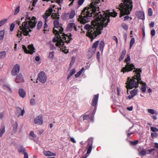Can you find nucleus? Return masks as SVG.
Returning <instances> with one entry per match:
<instances>
[{
	"mask_svg": "<svg viewBox=\"0 0 158 158\" xmlns=\"http://www.w3.org/2000/svg\"><path fill=\"white\" fill-rule=\"evenodd\" d=\"M101 5L99 0H92L89 6L86 7L82 10L78 19L81 23L84 24L89 21V18L92 16L93 15L97 16L95 21H93L91 25L87 24L84 27V28L88 31L86 35L91 39V41L101 33L103 27L107 26L110 22L109 16L115 17L117 14L113 10V13L110 12L107 10L103 11V15H99L100 12H97L99 10V6Z\"/></svg>",
	"mask_w": 158,
	"mask_h": 158,
	"instance_id": "1",
	"label": "nucleus"
},
{
	"mask_svg": "<svg viewBox=\"0 0 158 158\" xmlns=\"http://www.w3.org/2000/svg\"><path fill=\"white\" fill-rule=\"evenodd\" d=\"M53 32L56 37L53 39L52 41L54 42H57L56 45L57 47H63L65 42L68 44L69 43L70 40L72 39L70 38L71 36V34L68 35L63 33L62 34H60L59 31L55 28H53Z\"/></svg>",
	"mask_w": 158,
	"mask_h": 158,
	"instance_id": "2",
	"label": "nucleus"
},
{
	"mask_svg": "<svg viewBox=\"0 0 158 158\" xmlns=\"http://www.w3.org/2000/svg\"><path fill=\"white\" fill-rule=\"evenodd\" d=\"M142 72V70L140 69H136L134 70V72L137 73L136 75H135L132 79L128 77L127 78V82L126 83V87L127 89V93H128V89H132L134 88H136L138 87L139 83L141 80L140 78V73Z\"/></svg>",
	"mask_w": 158,
	"mask_h": 158,
	"instance_id": "3",
	"label": "nucleus"
},
{
	"mask_svg": "<svg viewBox=\"0 0 158 158\" xmlns=\"http://www.w3.org/2000/svg\"><path fill=\"white\" fill-rule=\"evenodd\" d=\"M37 22L36 19L35 17L33 16L31 18L28 15H27L25 21L22 22V25L20 26L19 28L20 30L23 31L24 35L27 36L28 35L27 29L29 28L33 29L35 27Z\"/></svg>",
	"mask_w": 158,
	"mask_h": 158,
	"instance_id": "4",
	"label": "nucleus"
},
{
	"mask_svg": "<svg viewBox=\"0 0 158 158\" xmlns=\"http://www.w3.org/2000/svg\"><path fill=\"white\" fill-rule=\"evenodd\" d=\"M123 3H121L118 7L120 11V17L126 15L130 14L132 8V2L131 0H123Z\"/></svg>",
	"mask_w": 158,
	"mask_h": 158,
	"instance_id": "5",
	"label": "nucleus"
},
{
	"mask_svg": "<svg viewBox=\"0 0 158 158\" xmlns=\"http://www.w3.org/2000/svg\"><path fill=\"white\" fill-rule=\"evenodd\" d=\"M127 58L125 60V62H126L127 64L125 67H123L121 70V72L124 73L125 72H128L132 71L133 69H136L135 68L134 65L132 64H130L128 62L130 60V56L128 55Z\"/></svg>",
	"mask_w": 158,
	"mask_h": 158,
	"instance_id": "6",
	"label": "nucleus"
},
{
	"mask_svg": "<svg viewBox=\"0 0 158 158\" xmlns=\"http://www.w3.org/2000/svg\"><path fill=\"white\" fill-rule=\"evenodd\" d=\"M22 48L24 52L26 53H29L31 54L35 52L34 51L35 48L34 47L33 45L32 44L28 45V48L29 50L27 49L25 46L24 45H22Z\"/></svg>",
	"mask_w": 158,
	"mask_h": 158,
	"instance_id": "7",
	"label": "nucleus"
},
{
	"mask_svg": "<svg viewBox=\"0 0 158 158\" xmlns=\"http://www.w3.org/2000/svg\"><path fill=\"white\" fill-rule=\"evenodd\" d=\"M37 80L43 83H44L46 82L47 77L44 72H41L39 73L38 75Z\"/></svg>",
	"mask_w": 158,
	"mask_h": 158,
	"instance_id": "8",
	"label": "nucleus"
},
{
	"mask_svg": "<svg viewBox=\"0 0 158 158\" xmlns=\"http://www.w3.org/2000/svg\"><path fill=\"white\" fill-rule=\"evenodd\" d=\"M53 24L55 28H56L58 31H59L60 34H62L63 31V28L61 27V24L57 20H55L54 21Z\"/></svg>",
	"mask_w": 158,
	"mask_h": 158,
	"instance_id": "9",
	"label": "nucleus"
},
{
	"mask_svg": "<svg viewBox=\"0 0 158 158\" xmlns=\"http://www.w3.org/2000/svg\"><path fill=\"white\" fill-rule=\"evenodd\" d=\"M20 66L18 64H16L14 67L11 71V73L13 76H15L19 72Z\"/></svg>",
	"mask_w": 158,
	"mask_h": 158,
	"instance_id": "10",
	"label": "nucleus"
},
{
	"mask_svg": "<svg viewBox=\"0 0 158 158\" xmlns=\"http://www.w3.org/2000/svg\"><path fill=\"white\" fill-rule=\"evenodd\" d=\"M53 10L52 7H49L48 10H47L45 13V14L43 16V18L45 19V23H47L48 21V18L49 16L52 12Z\"/></svg>",
	"mask_w": 158,
	"mask_h": 158,
	"instance_id": "11",
	"label": "nucleus"
},
{
	"mask_svg": "<svg viewBox=\"0 0 158 158\" xmlns=\"http://www.w3.org/2000/svg\"><path fill=\"white\" fill-rule=\"evenodd\" d=\"M35 123L39 125H42L43 123L42 116L39 115L34 120Z\"/></svg>",
	"mask_w": 158,
	"mask_h": 158,
	"instance_id": "12",
	"label": "nucleus"
},
{
	"mask_svg": "<svg viewBox=\"0 0 158 158\" xmlns=\"http://www.w3.org/2000/svg\"><path fill=\"white\" fill-rule=\"evenodd\" d=\"M15 81L17 83H21L24 81V78L21 74L17 75Z\"/></svg>",
	"mask_w": 158,
	"mask_h": 158,
	"instance_id": "13",
	"label": "nucleus"
},
{
	"mask_svg": "<svg viewBox=\"0 0 158 158\" xmlns=\"http://www.w3.org/2000/svg\"><path fill=\"white\" fill-rule=\"evenodd\" d=\"M98 94L95 95L92 100V106H95L94 109L96 108V105H97L98 99Z\"/></svg>",
	"mask_w": 158,
	"mask_h": 158,
	"instance_id": "14",
	"label": "nucleus"
},
{
	"mask_svg": "<svg viewBox=\"0 0 158 158\" xmlns=\"http://www.w3.org/2000/svg\"><path fill=\"white\" fill-rule=\"evenodd\" d=\"M16 111V114L18 115V116L20 115L23 116L25 113V110L24 109L22 110L21 108L19 107H17Z\"/></svg>",
	"mask_w": 158,
	"mask_h": 158,
	"instance_id": "15",
	"label": "nucleus"
},
{
	"mask_svg": "<svg viewBox=\"0 0 158 158\" xmlns=\"http://www.w3.org/2000/svg\"><path fill=\"white\" fill-rule=\"evenodd\" d=\"M137 89H136V88L132 90L130 93L131 95L128 96V98L130 99L133 98L136 95L137 93Z\"/></svg>",
	"mask_w": 158,
	"mask_h": 158,
	"instance_id": "16",
	"label": "nucleus"
},
{
	"mask_svg": "<svg viewBox=\"0 0 158 158\" xmlns=\"http://www.w3.org/2000/svg\"><path fill=\"white\" fill-rule=\"evenodd\" d=\"M137 16L140 19H144V13L143 12L138 11L136 12Z\"/></svg>",
	"mask_w": 158,
	"mask_h": 158,
	"instance_id": "17",
	"label": "nucleus"
},
{
	"mask_svg": "<svg viewBox=\"0 0 158 158\" xmlns=\"http://www.w3.org/2000/svg\"><path fill=\"white\" fill-rule=\"evenodd\" d=\"M19 94L20 96L24 98L26 95L25 91L22 89H20L19 90Z\"/></svg>",
	"mask_w": 158,
	"mask_h": 158,
	"instance_id": "18",
	"label": "nucleus"
},
{
	"mask_svg": "<svg viewBox=\"0 0 158 158\" xmlns=\"http://www.w3.org/2000/svg\"><path fill=\"white\" fill-rule=\"evenodd\" d=\"M44 154L45 156H55L56 155L55 153H52L49 151H44Z\"/></svg>",
	"mask_w": 158,
	"mask_h": 158,
	"instance_id": "19",
	"label": "nucleus"
},
{
	"mask_svg": "<svg viewBox=\"0 0 158 158\" xmlns=\"http://www.w3.org/2000/svg\"><path fill=\"white\" fill-rule=\"evenodd\" d=\"M139 83L140 84L143 85V86L141 87V89L143 92H145L146 90V83L143 82L141 80L139 82Z\"/></svg>",
	"mask_w": 158,
	"mask_h": 158,
	"instance_id": "20",
	"label": "nucleus"
},
{
	"mask_svg": "<svg viewBox=\"0 0 158 158\" xmlns=\"http://www.w3.org/2000/svg\"><path fill=\"white\" fill-rule=\"evenodd\" d=\"M148 150L143 149L139 152V154L140 155L143 156L146 155V154H148L149 153H148Z\"/></svg>",
	"mask_w": 158,
	"mask_h": 158,
	"instance_id": "21",
	"label": "nucleus"
},
{
	"mask_svg": "<svg viewBox=\"0 0 158 158\" xmlns=\"http://www.w3.org/2000/svg\"><path fill=\"white\" fill-rule=\"evenodd\" d=\"M126 53V51L125 50L123 51L121 54L119 59V60L120 61L123 60Z\"/></svg>",
	"mask_w": 158,
	"mask_h": 158,
	"instance_id": "22",
	"label": "nucleus"
},
{
	"mask_svg": "<svg viewBox=\"0 0 158 158\" xmlns=\"http://www.w3.org/2000/svg\"><path fill=\"white\" fill-rule=\"evenodd\" d=\"M75 72L76 70L75 69H72L68 76L67 79H68L72 75L75 73Z\"/></svg>",
	"mask_w": 158,
	"mask_h": 158,
	"instance_id": "23",
	"label": "nucleus"
},
{
	"mask_svg": "<svg viewBox=\"0 0 158 158\" xmlns=\"http://www.w3.org/2000/svg\"><path fill=\"white\" fill-rule=\"evenodd\" d=\"M5 31L4 30L0 31V40H2L4 38Z\"/></svg>",
	"mask_w": 158,
	"mask_h": 158,
	"instance_id": "24",
	"label": "nucleus"
},
{
	"mask_svg": "<svg viewBox=\"0 0 158 158\" xmlns=\"http://www.w3.org/2000/svg\"><path fill=\"white\" fill-rule=\"evenodd\" d=\"M51 17L53 19H58L60 17H59V15H57L55 13H53L52 15H51Z\"/></svg>",
	"mask_w": 158,
	"mask_h": 158,
	"instance_id": "25",
	"label": "nucleus"
},
{
	"mask_svg": "<svg viewBox=\"0 0 158 158\" xmlns=\"http://www.w3.org/2000/svg\"><path fill=\"white\" fill-rule=\"evenodd\" d=\"M26 150L24 148H22V153L24 155V158H28V154L25 152Z\"/></svg>",
	"mask_w": 158,
	"mask_h": 158,
	"instance_id": "26",
	"label": "nucleus"
},
{
	"mask_svg": "<svg viewBox=\"0 0 158 158\" xmlns=\"http://www.w3.org/2000/svg\"><path fill=\"white\" fill-rule=\"evenodd\" d=\"M104 42L103 41H101L99 44V47L101 50H102L104 47Z\"/></svg>",
	"mask_w": 158,
	"mask_h": 158,
	"instance_id": "27",
	"label": "nucleus"
},
{
	"mask_svg": "<svg viewBox=\"0 0 158 158\" xmlns=\"http://www.w3.org/2000/svg\"><path fill=\"white\" fill-rule=\"evenodd\" d=\"M99 43V41H97L93 44L92 45V48L95 49L94 50V51L96 50V49L98 46Z\"/></svg>",
	"mask_w": 158,
	"mask_h": 158,
	"instance_id": "28",
	"label": "nucleus"
},
{
	"mask_svg": "<svg viewBox=\"0 0 158 158\" xmlns=\"http://www.w3.org/2000/svg\"><path fill=\"white\" fill-rule=\"evenodd\" d=\"M5 132V128L3 127L2 128L0 129V137H2L3 134Z\"/></svg>",
	"mask_w": 158,
	"mask_h": 158,
	"instance_id": "29",
	"label": "nucleus"
},
{
	"mask_svg": "<svg viewBox=\"0 0 158 158\" xmlns=\"http://www.w3.org/2000/svg\"><path fill=\"white\" fill-rule=\"evenodd\" d=\"M6 56V52L4 51H2L0 52V59Z\"/></svg>",
	"mask_w": 158,
	"mask_h": 158,
	"instance_id": "30",
	"label": "nucleus"
},
{
	"mask_svg": "<svg viewBox=\"0 0 158 158\" xmlns=\"http://www.w3.org/2000/svg\"><path fill=\"white\" fill-rule=\"evenodd\" d=\"M134 43H135V39H134V38H133L131 39V40L130 42V49L131 48V47L132 46H133V44H134Z\"/></svg>",
	"mask_w": 158,
	"mask_h": 158,
	"instance_id": "31",
	"label": "nucleus"
},
{
	"mask_svg": "<svg viewBox=\"0 0 158 158\" xmlns=\"http://www.w3.org/2000/svg\"><path fill=\"white\" fill-rule=\"evenodd\" d=\"M75 24L74 23H70L69 24L68 27L69 29L73 28L75 27Z\"/></svg>",
	"mask_w": 158,
	"mask_h": 158,
	"instance_id": "32",
	"label": "nucleus"
},
{
	"mask_svg": "<svg viewBox=\"0 0 158 158\" xmlns=\"http://www.w3.org/2000/svg\"><path fill=\"white\" fill-rule=\"evenodd\" d=\"M18 128V124L17 123H16L14 124L13 127V131L14 133H15L17 131Z\"/></svg>",
	"mask_w": 158,
	"mask_h": 158,
	"instance_id": "33",
	"label": "nucleus"
},
{
	"mask_svg": "<svg viewBox=\"0 0 158 158\" xmlns=\"http://www.w3.org/2000/svg\"><path fill=\"white\" fill-rule=\"evenodd\" d=\"M75 60V58L74 56H73L70 64V68L73 64Z\"/></svg>",
	"mask_w": 158,
	"mask_h": 158,
	"instance_id": "34",
	"label": "nucleus"
},
{
	"mask_svg": "<svg viewBox=\"0 0 158 158\" xmlns=\"http://www.w3.org/2000/svg\"><path fill=\"white\" fill-rule=\"evenodd\" d=\"M6 19H3L0 21V27L3 25L6 21Z\"/></svg>",
	"mask_w": 158,
	"mask_h": 158,
	"instance_id": "35",
	"label": "nucleus"
},
{
	"mask_svg": "<svg viewBox=\"0 0 158 158\" xmlns=\"http://www.w3.org/2000/svg\"><path fill=\"white\" fill-rule=\"evenodd\" d=\"M148 112L152 114H157V113H156V111L152 109H149L148 110Z\"/></svg>",
	"mask_w": 158,
	"mask_h": 158,
	"instance_id": "36",
	"label": "nucleus"
},
{
	"mask_svg": "<svg viewBox=\"0 0 158 158\" xmlns=\"http://www.w3.org/2000/svg\"><path fill=\"white\" fill-rule=\"evenodd\" d=\"M42 25V23L41 21H39L37 25V29L39 30L41 28Z\"/></svg>",
	"mask_w": 158,
	"mask_h": 158,
	"instance_id": "37",
	"label": "nucleus"
},
{
	"mask_svg": "<svg viewBox=\"0 0 158 158\" xmlns=\"http://www.w3.org/2000/svg\"><path fill=\"white\" fill-rule=\"evenodd\" d=\"M2 87L3 88L5 89H6L8 91H11V89L8 86H7L5 85H2Z\"/></svg>",
	"mask_w": 158,
	"mask_h": 158,
	"instance_id": "38",
	"label": "nucleus"
},
{
	"mask_svg": "<svg viewBox=\"0 0 158 158\" xmlns=\"http://www.w3.org/2000/svg\"><path fill=\"white\" fill-rule=\"evenodd\" d=\"M75 13L74 11H72L69 15V18L70 19L73 18L75 16Z\"/></svg>",
	"mask_w": 158,
	"mask_h": 158,
	"instance_id": "39",
	"label": "nucleus"
},
{
	"mask_svg": "<svg viewBox=\"0 0 158 158\" xmlns=\"http://www.w3.org/2000/svg\"><path fill=\"white\" fill-rule=\"evenodd\" d=\"M20 10V6H18L17 8L16 9L15 11L14 12V15H17L19 11Z\"/></svg>",
	"mask_w": 158,
	"mask_h": 158,
	"instance_id": "40",
	"label": "nucleus"
},
{
	"mask_svg": "<svg viewBox=\"0 0 158 158\" xmlns=\"http://www.w3.org/2000/svg\"><path fill=\"white\" fill-rule=\"evenodd\" d=\"M92 145H89V147L88 148L87 150V153H88V154L89 153H90V152H91V151L92 150Z\"/></svg>",
	"mask_w": 158,
	"mask_h": 158,
	"instance_id": "41",
	"label": "nucleus"
},
{
	"mask_svg": "<svg viewBox=\"0 0 158 158\" xmlns=\"http://www.w3.org/2000/svg\"><path fill=\"white\" fill-rule=\"evenodd\" d=\"M151 130L153 132L158 131V129L155 127H151Z\"/></svg>",
	"mask_w": 158,
	"mask_h": 158,
	"instance_id": "42",
	"label": "nucleus"
},
{
	"mask_svg": "<svg viewBox=\"0 0 158 158\" xmlns=\"http://www.w3.org/2000/svg\"><path fill=\"white\" fill-rule=\"evenodd\" d=\"M30 135L31 136L32 138V139H33L35 138L36 136V135L34 134V133L33 131H31L30 133Z\"/></svg>",
	"mask_w": 158,
	"mask_h": 158,
	"instance_id": "43",
	"label": "nucleus"
},
{
	"mask_svg": "<svg viewBox=\"0 0 158 158\" xmlns=\"http://www.w3.org/2000/svg\"><path fill=\"white\" fill-rule=\"evenodd\" d=\"M148 15L149 16H151L152 15V11L151 8H150L149 9L148 12Z\"/></svg>",
	"mask_w": 158,
	"mask_h": 158,
	"instance_id": "44",
	"label": "nucleus"
},
{
	"mask_svg": "<svg viewBox=\"0 0 158 158\" xmlns=\"http://www.w3.org/2000/svg\"><path fill=\"white\" fill-rule=\"evenodd\" d=\"M53 53H54V52H50V53L49 54V57L50 58H51V59L53 58V56H54Z\"/></svg>",
	"mask_w": 158,
	"mask_h": 158,
	"instance_id": "45",
	"label": "nucleus"
},
{
	"mask_svg": "<svg viewBox=\"0 0 158 158\" xmlns=\"http://www.w3.org/2000/svg\"><path fill=\"white\" fill-rule=\"evenodd\" d=\"M30 103L32 105H34L35 104V101L34 99H31L30 100Z\"/></svg>",
	"mask_w": 158,
	"mask_h": 158,
	"instance_id": "46",
	"label": "nucleus"
},
{
	"mask_svg": "<svg viewBox=\"0 0 158 158\" xmlns=\"http://www.w3.org/2000/svg\"><path fill=\"white\" fill-rule=\"evenodd\" d=\"M158 135L156 133H151V136L152 138H153L154 137H156Z\"/></svg>",
	"mask_w": 158,
	"mask_h": 158,
	"instance_id": "47",
	"label": "nucleus"
},
{
	"mask_svg": "<svg viewBox=\"0 0 158 158\" xmlns=\"http://www.w3.org/2000/svg\"><path fill=\"white\" fill-rule=\"evenodd\" d=\"M15 27V24L14 23H12L10 26V30L11 31H12L14 29Z\"/></svg>",
	"mask_w": 158,
	"mask_h": 158,
	"instance_id": "48",
	"label": "nucleus"
},
{
	"mask_svg": "<svg viewBox=\"0 0 158 158\" xmlns=\"http://www.w3.org/2000/svg\"><path fill=\"white\" fill-rule=\"evenodd\" d=\"M122 26L123 28L125 30H127L128 28L127 25L125 24H123Z\"/></svg>",
	"mask_w": 158,
	"mask_h": 158,
	"instance_id": "49",
	"label": "nucleus"
},
{
	"mask_svg": "<svg viewBox=\"0 0 158 158\" xmlns=\"http://www.w3.org/2000/svg\"><path fill=\"white\" fill-rule=\"evenodd\" d=\"M83 118L85 120H88L89 118V116L88 115H85L83 117Z\"/></svg>",
	"mask_w": 158,
	"mask_h": 158,
	"instance_id": "50",
	"label": "nucleus"
},
{
	"mask_svg": "<svg viewBox=\"0 0 158 158\" xmlns=\"http://www.w3.org/2000/svg\"><path fill=\"white\" fill-rule=\"evenodd\" d=\"M138 140H136L134 142H131V144H132L133 145H134L138 143Z\"/></svg>",
	"mask_w": 158,
	"mask_h": 158,
	"instance_id": "51",
	"label": "nucleus"
},
{
	"mask_svg": "<svg viewBox=\"0 0 158 158\" xmlns=\"http://www.w3.org/2000/svg\"><path fill=\"white\" fill-rule=\"evenodd\" d=\"M81 71H79L75 75V77H79L80 75L81 74Z\"/></svg>",
	"mask_w": 158,
	"mask_h": 158,
	"instance_id": "52",
	"label": "nucleus"
},
{
	"mask_svg": "<svg viewBox=\"0 0 158 158\" xmlns=\"http://www.w3.org/2000/svg\"><path fill=\"white\" fill-rule=\"evenodd\" d=\"M84 0H79L78 1V4L79 5H81L83 3Z\"/></svg>",
	"mask_w": 158,
	"mask_h": 158,
	"instance_id": "53",
	"label": "nucleus"
},
{
	"mask_svg": "<svg viewBox=\"0 0 158 158\" xmlns=\"http://www.w3.org/2000/svg\"><path fill=\"white\" fill-rule=\"evenodd\" d=\"M151 35L152 36H153L155 35V31L154 30H152L151 32Z\"/></svg>",
	"mask_w": 158,
	"mask_h": 158,
	"instance_id": "54",
	"label": "nucleus"
},
{
	"mask_svg": "<svg viewBox=\"0 0 158 158\" xmlns=\"http://www.w3.org/2000/svg\"><path fill=\"white\" fill-rule=\"evenodd\" d=\"M70 140L73 143H75L76 142L75 140L73 138L71 137L70 138Z\"/></svg>",
	"mask_w": 158,
	"mask_h": 158,
	"instance_id": "55",
	"label": "nucleus"
},
{
	"mask_svg": "<svg viewBox=\"0 0 158 158\" xmlns=\"http://www.w3.org/2000/svg\"><path fill=\"white\" fill-rule=\"evenodd\" d=\"M155 150V149L154 148H152L148 150V153H149L151 152L152 151H154Z\"/></svg>",
	"mask_w": 158,
	"mask_h": 158,
	"instance_id": "56",
	"label": "nucleus"
},
{
	"mask_svg": "<svg viewBox=\"0 0 158 158\" xmlns=\"http://www.w3.org/2000/svg\"><path fill=\"white\" fill-rule=\"evenodd\" d=\"M113 39L116 41V44H117L118 43V39L117 38V37L115 36H114L113 37Z\"/></svg>",
	"mask_w": 158,
	"mask_h": 158,
	"instance_id": "57",
	"label": "nucleus"
},
{
	"mask_svg": "<svg viewBox=\"0 0 158 158\" xmlns=\"http://www.w3.org/2000/svg\"><path fill=\"white\" fill-rule=\"evenodd\" d=\"M133 109V107L132 106H130V107H127V109L130 111H131Z\"/></svg>",
	"mask_w": 158,
	"mask_h": 158,
	"instance_id": "58",
	"label": "nucleus"
},
{
	"mask_svg": "<svg viewBox=\"0 0 158 158\" xmlns=\"http://www.w3.org/2000/svg\"><path fill=\"white\" fill-rule=\"evenodd\" d=\"M35 60L36 61H38L40 60V57L39 56H36L35 58Z\"/></svg>",
	"mask_w": 158,
	"mask_h": 158,
	"instance_id": "59",
	"label": "nucleus"
},
{
	"mask_svg": "<svg viewBox=\"0 0 158 158\" xmlns=\"http://www.w3.org/2000/svg\"><path fill=\"white\" fill-rule=\"evenodd\" d=\"M154 23L153 22H151L149 26L151 27H153L154 26Z\"/></svg>",
	"mask_w": 158,
	"mask_h": 158,
	"instance_id": "60",
	"label": "nucleus"
},
{
	"mask_svg": "<svg viewBox=\"0 0 158 158\" xmlns=\"http://www.w3.org/2000/svg\"><path fill=\"white\" fill-rule=\"evenodd\" d=\"M44 132V131L43 130H42H42H40L39 131V133L40 135H41Z\"/></svg>",
	"mask_w": 158,
	"mask_h": 158,
	"instance_id": "61",
	"label": "nucleus"
},
{
	"mask_svg": "<svg viewBox=\"0 0 158 158\" xmlns=\"http://www.w3.org/2000/svg\"><path fill=\"white\" fill-rule=\"evenodd\" d=\"M56 2L59 4H60L62 2V0H56Z\"/></svg>",
	"mask_w": 158,
	"mask_h": 158,
	"instance_id": "62",
	"label": "nucleus"
},
{
	"mask_svg": "<svg viewBox=\"0 0 158 158\" xmlns=\"http://www.w3.org/2000/svg\"><path fill=\"white\" fill-rule=\"evenodd\" d=\"M97 58L98 59H99L100 53L99 52H98L97 53Z\"/></svg>",
	"mask_w": 158,
	"mask_h": 158,
	"instance_id": "63",
	"label": "nucleus"
},
{
	"mask_svg": "<svg viewBox=\"0 0 158 158\" xmlns=\"http://www.w3.org/2000/svg\"><path fill=\"white\" fill-rule=\"evenodd\" d=\"M155 147L156 148H158V143H155Z\"/></svg>",
	"mask_w": 158,
	"mask_h": 158,
	"instance_id": "64",
	"label": "nucleus"
}]
</instances>
